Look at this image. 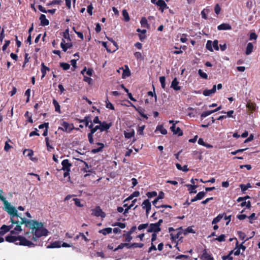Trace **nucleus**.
Listing matches in <instances>:
<instances>
[{"label": "nucleus", "instance_id": "338daca9", "mask_svg": "<svg viewBox=\"0 0 260 260\" xmlns=\"http://www.w3.org/2000/svg\"><path fill=\"white\" fill-rule=\"evenodd\" d=\"M148 226V223H143V224H140L138 227V229L139 230V231H141L142 230H143V229H146L147 227Z\"/></svg>", "mask_w": 260, "mask_h": 260}, {"label": "nucleus", "instance_id": "9b49d317", "mask_svg": "<svg viewBox=\"0 0 260 260\" xmlns=\"http://www.w3.org/2000/svg\"><path fill=\"white\" fill-rule=\"evenodd\" d=\"M62 170L63 171H71V167L72 164L69 162L68 159H64L61 162Z\"/></svg>", "mask_w": 260, "mask_h": 260}, {"label": "nucleus", "instance_id": "7c9ffc66", "mask_svg": "<svg viewBox=\"0 0 260 260\" xmlns=\"http://www.w3.org/2000/svg\"><path fill=\"white\" fill-rule=\"evenodd\" d=\"M225 215V213H223L222 214H219L217 217L214 218L212 221V224H215L218 222L220 221V220Z\"/></svg>", "mask_w": 260, "mask_h": 260}, {"label": "nucleus", "instance_id": "b1692460", "mask_svg": "<svg viewBox=\"0 0 260 260\" xmlns=\"http://www.w3.org/2000/svg\"><path fill=\"white\" fill-rule=\"evenodd\" d=\"M179 82L177 81L176 78H175L171 83V87L173 88L175 90H179L181 89V87L178 86Z\"/></svg>", "mask_w": 260, "mask_h": 260}, {"label": "nucleus", "instance_id": "c9c22d12", "mask_svg": "<svg viewBox=\"0 0 260 260\" xmlns=\"http://www.w3.org/2000/svg\"><path fill=\"white\" fill-rule=\"evenodd\" d=\"M124 247H126L127 248H130L129 244V243H121L117 247L113 249L114 251H116L119 249H121L123 248Z\"/></svg>", "mask_w": 260, "mask_h": 260}, {"label": "nucleus", "instance_id": "4be33fe9", "mask_svg": "<svg viewBox=\"0 0 260 260\" xmlns=\"http://www.w3.org/2000/svg\"><path fill=\"white\" fill-rule=\"evenodd\" d=\"M96 144L98 146H100V147L97 148L92 149L91 150V152L93 154H95L96 153L102 151L105 146L103 143L100 142H98L96 143Z\"/></svg>", "mask_w": 260, "mask_h": 260}, {"label": "nucleus", "instance_id": "bf43d9fd", "mask_svg": "<svg viewBox=\"0 0 260 260\" xmlns=\"http://www.w3.org/2000/svg\"><path fill=\"white\" fill-rule=\"evenodd\" d=\"M61 2L60 0H53L47 4V6H50L52 5H60Z\"/></svg>", "mask_w": 260, "mask_h": 260}, {"label": "nucleus", "instance_id": "2eb2a0df", "mask_svg": "<svg viewBox=\"0 0 260 260\" xmlns=\"http://www.w3.org/2000/svg\"><path fill=\"white\" fill-rule=\"evenodd\" d=\"M12 225H6L5 224L3 225L0 228V236H3L6 233L10 231V229H12Z\"/></svg>", "mask_w": 260, "mask_h": 260}, {"label": "nucleus", "instance_id": "72a5a7b5", "mask_svg": "<svg viewBox=\"0 0 260 260\" xmlns=\"http://www.w3.org/2000/svg\"><path fill=\"white\" fill-rule=\"evenodd\" d=\"M52 103L55 107V110L56 112L60 113V107L59 103L55 99H53L52 101Z\"/></svg>", "mask_w": 260, "mask_h": 260}, {"label": "nucleus", "instance_id": "4d7b16f0", "mask_svg": "<svg viewBox=\"0 0 260 260\" xmlns=\"http://www.w3.org/2000/svg\"><path fill=\"white\" fill-rule=\"evenodd\" d=\"M60 66L64 70H69L70 68V65L66 62H61L60 63Z\"/></svg>", "mask_w": 260, "mask_h": 260}, {"label": "nucleus", "instance_id": "774afa93", "mask_svg": "<svg viewBox=\"0 0 260 260\" xmlns=\"http://www.w3.org/2000/svg\"><path fill=\"white\" fill-rule=\"evenodd\" d=\"M221 10L220 7L218 4H217L214 7V11L216 14H219Z\"/></svg>", "mask_w": 260, "mask_h": 260}, {"label": "nucleus", "instance_id": "ddd939ff", "mask_svg": "<svg viewBox=\"0 0 260 260\" xmlns=\"http://www.w3.org/2000/svg\"><path fill=\"white\" fill-rule=\"evenodd\" d=\"M73 46L72 43H66L64 39H62L60 43V47L64 52H66L68 48H71Z\"/></svg>", "mask_w": 260, "mask_h": 260}, {"label": "nucleus", "instance_id": "5701e85b", "mask_svg": "<svg viewBox=\"0 0 260 260\" xmlns=\"http://www.w3.org/2000/svg\"><path fill=\"white\" fill-rule=\"evenodd\" d=\"M38 7L39 10L41 12L45 13H49L51 14H54L56 12L55 9H49V10H46L42 5H39Z\"/></svg>", "mask_w": 260, "mask_h": 260}, {"label": "nucleus", "instance_id": "13d9d810", "mask_svg": "<svg viewBox=\"0 0 260 260\" xmlns=\"http://www.w3.org/2000/svg\"><path fill=\"white\" fill-rule=\"evenodd\" d=\"M73 201L75 202V204L76 206L79 207H83V205L81 203L80 200L78 198L73 199Z\"/></svg>", "mask_w": 260, "mask_h": 260}, {"label": "nucleus", "instance_id": "f257e3e1", "mask_svg": "<svg viewBox=\"0 0 260 260\" xmlns=\"http://www.w3.org/2000/svg\"><path fill=\"white\" fill-rule=\"evenodd\" d=\"M20 224H25V226L31 229L34 235L32 239L37 241V238L48 235V230L43 227V224L35 220H27L25 218L20 217Z\"/></svg>", "mask_w": 260, "mask_h": 260}, {"label": "nucleus", "instance_id": "473e14b6", "mask_svg": "<svg viewBox=\"0 0 260 260\" xmlns=\"http://www.w3.org/2000/svg\"><path fill=\"white\" fill-rule=\"evenodd\" d=\"M112 229L111 228H107L99 231V233L104 235H106L112 233Z\"/></svg>", "mask_w": 260, "mask_h": 260}, {"label": "nucleus", "instance_id": "37998d69", "mask_svg": "<svg viewBox=\"0 0 260 260\" xmlns=\"http://www.w3.org/2000/svg\"><path fill=\"white\" fill-rule=\"evenodd\" d=\"M84 164L85 165V167H84L83 168L81 169V171H83V172H86V173H87V172H90V173H92V170H89V165L88 164L85 162V161H84Z\"/></svg>", "mask_w": 260, "mask_h": 260}, {"label": "nucleus", "instance_id": "5fc2aeb1", "mask_svg": "<svg viewBox=\"0 0 260 260\" xmlns=\"http://www.w3.org/2000/svg\"><path fill=\"white\" fill-rule=\"evenodd\" d=\"M165 81L166 78L165 76H161L159 77V81L160 82L161 87L163 89H165L166 87Z\"/></svg>", "mask_w": 260, "mask_h": 260}, {"label": "nucleus", "instance_id": "e2e57ef3", "mask_svg": "<svg viewBox=\"0 0 260 260\" xmlns=\"http://www.w3.org/2000/svg\"><path fill=\"white\" fill-rule=\"evenodd\" d=\"M24 116L26 118H27V121L28 122H30L31 123H33V120L31 118V116L29 115V113L28 112V111H26L24 114Z\"/></svg>", "mask_w": 260, "mask_h": 260}, {"label": "nucleus", "instance_id": "7ed1b4c3", "mask_svg": "<svg viewBox=\"0 0 260 260\" xmlns=\"http://www.w3.org/2000/svg\"><path fill=\"white\" fill-rule=\"evenodd\" d=\"M218 41L217 40L212 41L211 40H208L206 45V48L210 51L213 52V48L216 51L219 50L218 47Z\"/></svg>", "mask_w": 260, "mask_h": 260}, {"label": "nucleus", "instance_id": "f03ea898", "mask_svg": "<svg viewBox=\"0 0 260 260\" xmlns=\"http://www.w3.org/2000/svg\"><path fill=\"white\" fill-rule=\"evenodd\" d=\"M2 190H0V200L4 203L5 210L11 215V222L12 224L20 223V220H19L18 218H19L20 219L21 217L18 215L17 209L14 207L11 206L10 203L6 200V198L2 196Z\"/></svg>", "mask_w": 260, "mask_h": 260}, {"label": "nucleus", "instance_id": "49530a36", "mask_svg": "<svg viewBox=\"0 0 260 260\" xmlns=\"http://www.w3.org/2000/svg\"><path fill=\"white\" fill-rule=\"evenodd\" d=\"M62 36L64 39H67L68 41H71L70 37L69 28L66 29L65 31L64 32H63Z\"/></svg>", "mask_w": 260, "mask_h": 260}, {"label": "nucleus", "instance_id": "2f4dec72", "mask_svg": "<svg viewBox=\"0 0 260 260\" xmlns=\"http://www.w3.org/2000/svg\"><path fill=\"white\" fill-rule=\"evenodd\" d=\"M140 23H141L142 27H146L147 28H148L149 27V25L148 23L147 20L144 17H143L141 18V19L140 20Z\"/></svg>", "mask_w": 260, "mask_h": 260}, {"label": "nucleus", "instance_id": "e433bc0d", "mask_svg": "<svg viewBox=\"0 0 260 260\" xmlns=\"http://www.w3.org/2000/svg\"><path fill=\"white\" fill-rule=\"evenodd\" d=\"M249 238H246L245 240H244V241L242 242V243L239 245L238 244V242L237 241L236 243V248H238V249H239L240 250V249H242L243 251H244L246 247L245 246L243 245V244L247 241L249 239Z\"/></svg>", "mask_w": 260, "mask_h": 260}, {"label": "nucleus", "instance_id": "ea45409f", "mask_svg": "<svg viewBox=\"0 0 260 260\" xmlns=\"http://www.w3.org/2000/svg\"><path fill=\"white\" fill-rule=\"evenodd\" d=\"M45 142L47 146V149L48 151H51L52 149H54L53 147H52L49 143V139L48 137L45 138Z\"/></svg>", "mask_w": 260, "mask_h": 260}, {"label": "nucleus", "instance_id": "bb28decb", "mask_svg": "<svg viewBox=\"0 0 260 260\" xmlns=\"http://www.w3.org/2000/svg\"><path fill=\"white\" fill-rule=\"evenodd\" d=\"M246 107L251 112L255 111V110H256V104H255V103H252L250 101L248 102L247 103V104L246 105Z\"/></svg>", "mask_w": 260, "mask_h": 260}, {"label": "nucleus", "instance_id": "6e6d98bb", "mask_svg": "<svg viewBox=\"0 0 260 260\" xmlns=\"http://www.w3.org/2000/svg\"><path fill=\"white\" fill-rule=\"evenodd\" d=\"M198 73L202 78L205 79H207L208 78V75L206 73H204L201 69H200L198 71Z\"/></svg>", "mask_w": 260, "mask_h": 260}, {"label": "nucleus", "instance_id": "4c0bfd02", "mask_svg": "<svg viewBox=\"0 0 260 260\" xmlns=\"http://www.w3.org/2000/svg\"><path fill=\"white\" fill-rule=\"evenodd\" d=\"M124 137L126 139H130L132 137H134L135 135V131L134 129H132L129 132H124Z\"/></svg>", "mask_w": 260, "mask_h": 260}, {"label": "nucleus", "instance_id": "412c9836", "mask_svg": "<svg viewBox=\"0 0 260 260\" xmlns=\"http://www.w3.org/2000/svg\"><path fill=\"white\" fill-rule=\"evenodd\" d=\"M50 71V68L46 67L45 65V63L44 62H42L41 68V72L42 73V76H41L42 79L45 77V76L46 75L47 71Z\"/></svg>", "mask_w": 260, "mask_h": 260}, {"label": "nucleus", "instance_id": "0eeeda50", "mask_svg": "<svg viewBox=\"0 0 260 260\" xmlns=\"http://www.w3.org/2000/svg\"><path fill=\"white\" fill-rule=\"evenodd\" d=\"M100 129V125H96L95 126L93 127V128H91L90 130V132L87 135L88 139L89 142L90 144H92L94 143V140H93V134L96 132L98 129Z\"/></svg>", "mask_w": 260, "mask_h": 260}, {"label": "nucleus", "instance_id": "c03bdc74", "mask_svg": "<svg viewBox=\"0 0 260 260\" xmlns=\"http://www.w3.org/2000/svg\"><path fill=\"white\" fill-rule=\"evenodd\" d=\"M122 15L124 17V20L126 22H128L130 20V18L129 17L128 13H127L126 10H123L122 12Z\"/></svg>", "mask_w": 260, "mask_h": 260}, {"label": "nucleus", "instance_id": "a211bd4d", "mask_svg": "<svg viewBox=\"0 0 260 260\" xmlns=\"http://www.w3.org/2000/svg\"><path fill=\"white\" fill-rule=\"evenodd\" d=\"M128 103L131 104V105L132 106H133V107H134L136 111H138V112L139 113V114L143 117H144V118L147 119H148V116H147L146 114H145L144 113V111H145V110L143 108H136V107L129 101H128Z\"/></svg>", "mask_w": 260, "mask_h": 260}, {"label": "nucleus", "instance_id": "6e6552de", "mask_svg": "<svg viewBox=\"0 0 260 260\" xmlns=\"http://www.w3.org/2000/svg\"><path fill=\"white\" fill-rule=\"evenodd\" d=\"M161 231L160 228L156 223H151L149 225L148 229H147V232L148 233H156Z\"/></svg>", "mask_w": 260, "mask_h": 260}, {"label": "nucleus", "instance_id": "79ce46f5", "mask_svg": "<svg viewBox=\"0 0 260 260\" xmlns=\"http://www.w3.org/2000/svg\"><path fill=\"white\" fill-rule=\"evenodd\" d=\"M191 154L193 157H196V158H198L200 160H201L202 159V156L201 155V153L198 151H192Z\"/></svg>", "mask_w": 260, "mask_h": 260}, {"label": "nucleus", "instance_id": "8fccbe9b", "mask_svg": "<svg viewBox=\"0 0 260 260\" xmlns=\"http://www.w3.org/2000/svg\"><path fill=\"white\" fill-rule=\"evenodd\" d=\"M206 195V192L202 191L199 192L196 196V198L198 200H202Z\"/></svg>", "mask_w": 260, "mask_h": 260}, {"label": "nucleus", "instance_id": "a878e982", "mask_svg": "<svg viewBox=\"0 0 260 260\" xmlns=\"http://www.w3.org/2000/svg\"><path fill=\"white\" fill-rule=\"evenodd\" d=\"M185 185L188 188V191L190 194L197 193L196 189L198 187L197 185L192 184H186Z\"/></svg>", "mask_w": 260, "mask_h": 260}, {"label": "nucleus", "instance_id": "0e129e2a", "mask_svg": "<svg viewBox=\"0 0 260 260\" xmlns=\"http://www.w3.org/2000/svg\"><path fill=\"white\" fill-rule=\"evenodd\" d=\"M225 236L223 234H222V235H220L219 236H218V237L216 238L215 239V240H217L219 242H223L225 240Z\"/></svg>", "mask_w": 260, "mask_h": 260}, {"label": "nucleus", "instance_id": "69168bd1", "mask_svg": "<svg viewBox=\"0 0 260 260\" xmlns=\"http://www.w3.org/2000/svg\"><path fill=\"white\" fill-rule=\"evenodd\" d=\"M25 95L27 96V99L26 101V103H28L30 100L29 98H30V89L28 88L26 90V91L25 92Z\"/></svg>", "mask_w": 260, "mask_h": 260}, {"label": "nucleus", "instance_id": "aec40b11", "mask_svg": "<svg viewBox=\"0 0 260 260\" xmlns=\"http://www.w3.org/2000/svg\"><path fill=\"white\" fill-rule=\"evenodd\" d=\"M39 19L42 26H47L49 24V21L46 18V16L44 14H41L40 16Z\"/></svg>", "mask_w": 260, "mask_h": 260}, {"label": "nucleus", "instance_id": "3c124183", "mask_svg": "<svg viewBox=\"0 0 260 260\" xmlns=\"http://www.w3.org/2000/svg\"><path fill=\"white\" fill-rule=\"evenodd\" d=\"M237 234L239 239L242 240H244L246 238V235L245 233L242 231H238Z\"/></svg>", "mask_w": 260, "mask_h": 260}, {"label": "nucleus", "instance_id": "f8f14e48", "mask_svg": "<svg viewBox=\"0 0 260 260\" xmlns=\"http://www.w3.org/2000/svg\"><path fill=\"white\" fill-rule=\"evenodd\" d=\"M156 5L159 7V10L163 12L164 10L168 9L169 7L164 0H158L156 3Z\"/></svg>", "mask_w": 260, "mask_h": 260}, {"label": "nucleus", "instance_id": "6ab92c4d", "mask_svg": "<svg viewBox=\"0 0 260 260\" xmlns=\"http://www.w3.org/2000/svg\"><path fill=\"white\" fill-rule=\"evenodd\" d=\"M216 91V86L214 85L211 89H205L203 91V94L204 95L207 96H209L211 94L214 93Z\"/></svg>", "mask_w": 260, "mask_h": 260}, {"label": "nucleus", "instance_id": "c85d7f7f", "mask_svg": "<svg viewBox=\"0 0 260 260\" xmlns=\"http://www.w3.org/2000/svg\"><path fill=\"white\" fill-rule=\"evenodd\" d=\"M18 236L8 235L6 237V240L9 242H16L18 241Z\"/></svg>", "mask_w": 260, "mask_h": 260}, {"label": "nucleus", "instance_id": "603ef678", "mask_svg": "<svg viewBox=\"0 0 260 260\" xmlns=\"http://www.w3.org/2000/svg\"><path fill=\"white\" fill-rule=\"evenodd\" d=\"M157 192L155 191L147 192L146 193V196L148 198H152L153 197L157 196Z\"/></svg>", "mask_w": 260, "mask_h": 260}, {"label": "nucleus", "instance_id": "680f3d73", "mask_svg": "<svg viewBox=\"0 0 260 260\" xmlns=\"http://www.w3.org/2000/svg\"><path fill=\"white\" fill-rule=\"evenodd\" d=\"M132 234H129L127 232V233L125 235L124 234L123 236L125 237V241L127 242H129L133 239L132 236H131Z\"/></svg>", "mask_w": 260, "mask_h": 260}, {"label": "nucleus", "instance_id": "864d4df0", "mask_svg": "<svg viewBox=\"0 0 260 260\" xmlns=\"http://www.w3.org/2000/svg\"><path fill=\"white\" fill-rule=\"evenodd\" d=\"M106 107L107 108H108V109H110L111 110H114V106L113 105V104L110 103L108 98L107 99V100L106 101Z\"/></svg>", "mask_w": 260, "mask_h": 260}, {"label": "nucleus", "instance_id": "dca6fc26", "mask_svg": "<svg viewBox=\"0 0 260 260\" xmlns=\"http://www.w3.org/2000/svg\"><path fill=\"white\" fill-rule=\"evenodd\" d=\"M200 258L201 260H214L213 257L207 252L206 249L203 250Z\"/></svg>", "mask_w": 260, "mask_h": 260}, {"label": "nucleus", "instance_id": "1a4fd4ad", "mask_svg": "<svg viewBox=\"0 0 260 260\" xmlns=\"http://www.w3.org/2000/svg\"><path fill=\"white\" fill-rule=\"evenodd\" d=\"M178 121H176L175 123H173V124L170 127V129L174 134L177 135L178 136H181L183 134V131L180 128V127H176L175 125L176 124L178 123Z\"/></svg>", "mask_w": 260, "mask_h": 260}, {"label": "nucleus", "instance_id": "39448f33", "mask_svg": "<svg viewBox=\"0 0 260 260\" xmlns=\"http://www.w3.org/2000/svg\"><path fill=\"white\" fill-rule=\"evenodd\" d=\"M60 124L62 126V127H59L58 129H61L62 131L66 132H71L73 129H75L76 130H79V128H75L74 127L73 124H72V127H70V124L68 122L62 121Z\"/></svg>", "mask_w": 260, "mask_h": 260}, {"label": "nucleus", "instance_id": "423d86ee", "mask_svg": "<svg viewBox=\"0 0 260 260\" xmlns=\"http://www.w3.org/2000/svg\"><path fill=\"white\" fill-rule=\"evenodd\" d=\"M18 241H19V244L23 246H27L31 247L34 246V244L31 241L26 239L25 237L21 236H18Z\"/></svg>", "mask_w": 260, "mask_h": 260}, {"label": "nucleus", "instance_id": "58836bf2", "mask_svg": "<svg viewBox=\"0 0 260 260\" xmlns=\"http://www.w3.org/2000/svg\"><path fill=\"white\" fill-rule=\"evenodd\" d=\"M130 248H142L144 246V244L142 243H133L129 244Z\"/></svg>", "mask_w": 260, "mask_h": 260}, {"label": "nucleus", "instance_id": "393cba45", "mask_svg": "<svg viewBox=\"0 0 260 260\" xmlns=\"http://www.w3.org/2000/svg\"><path fill=\"white\" fill-rule=\"evenodd\" d=\"M218 30H231L232 26L228 23H222L217 26Z\"/></svg>", "mask_w": 260, "mask_h": 260}, {"label": "nucleus", "instance_id": "de8ad7c7", "mask_svg": "<svg viewBox=\"0 0 260 260\" xmlns=\"http://www.w3.org/2000/svg\"><path fill=\"white\" fill-rule=\"evenodd\" d=\"M84 72H86V74L89 76H91L93 73V70L92 69L89 68L87 70H86V68H85L82 71L81 73L82 74H84Z\"/></svg>", "mask_w": 260, "mask_h": 260}, {"label": "nucleus", "instance_id": "09e8293b", "mask_svg": "<svg viewBox=\"0 0 260 260\" xmlns=\"http://www.w3.org/2000/svg\"><path fill=\"white\" fill-rule=\"evenodd\" d=\"M213 113H214V111H212V110L205 111L201 114V117L203 119L205 117L210 115V114H211Z\"/></svg>", "mask_w": 260, "mask_h": 260}, {"label": "nucleus", "instance_id": "20e7f679", "mask_svg": "<svg viewBox=\"0 0 260 260\" xmlns=\"http://www.w3.org/2000/svg\"><path fill=\"white\" fill-rule=\"evenodd\" d=\"M91 215L96 217H101L102 218H104L106 217V213L103 212L99 206H96L94 209L91 210Z\"/></svg>", "mask_w": 260, "mask_h": 260}, {"label": "nucleus", "instance_id": "a19ab883", "mask_svg": "<svg viewBox=\"0 0 260 260\" xmlns=\"http://www.w3.org/2000/svg\"><path fill=\"white\" fill-rule=\"evenodd\" d=\"M234 250H231L227 255H224L222 257L223 260H233V257L232 256V254L233 253Z\"/></svg>", "mask_w": 260, "mask_h": 260}, {"label": "nucleus", "instance_id": "f704fd0d", "mask_svg": "<svg viewBox=\"0 0 260 260\" xmlns=\"http://www.w3.org/2000/svg\"><path fill=\"white\" fill-rule=\"evenodd\" d=\"M156 131H159L162 135H166L167 131L165 128L162 125H158L156 127Z\"/></svg>", "mask_w": 260, "mask_h": 260}, {"label": "nucleus", "instance_id": "9d476101", "mask_svg": "<svg viewBox=\"0 0 260 260\" xmlns=\"http://www.w3.org/2000/svg\"><path fill=\"white\" fill-rule=\"evenodd\" d=\"M142 207L143 209L145 210L146 214L148 215L151 208V205L149 200L148 199L145 200L142 204Z\"/></svg>", "mask_w": 260, "mask_h": 260}, {"label": "nucleus", "instance_id": "4468645a", "mask_svg": "<svg viewBox=\"0 0 260 260\" xmlns=\"http://www.w3.org/2000/svg\"><path fill=\"white\" fill-rule=\"evenodd\" d=\"M181 230H182L181 227L177 229L175 232L171 233V238L172 240H175L179 238L180 236L182 234V232L180 231Z\"/></svg>", "mask_w": 260, "mask_h": 260}, {"label": "nucleus", "instance_id": "a18cd8bd", "mask_svg": "<svg viewBox=\"0 0 260 260\" xmlns=\"http://www.w3.org/2000/svg\"><path fill=\"white\" fill-rule=\"evenodd\" d=\"M240 206L242 207L246 206V207L248 209H250V208L251 207V202L249 201H248L247 202H246V201H243L241 203Z\"/></svg>", "mask_w": 260, "mask_h": 260}, {"label": "nucleus", "instance_id": "c756f323", "mask_svg": "<svg viewBox=\"0 0 260 260\" xmlns=\"http://www.w3.org/2000/svg\"><path fill=\"white\" fill-rule=\"evenodd\" d=\"M253 45L252 43H248L246 48L245 54L246 55L250 54L253 51Z\"/></svg>", "mask_w": 260, "mask_h": 260}, {"label": "nucleus", "instance_id": "052dcab7", "mask_svg": "<svg viewBox=\"0 0 260 260\" xmlns=\"http://www.w3.org/2000/svg\"><path fill=\"white\" fill-rule=\"evenodd\" d=\"M195 231L193 229H192L191 226H188L187 228L184 231V234L185 235L187 234L188 233H195Z\"/></svg>", "mask_w": 260, "mask_h": 260}, {"label": "nucleus", "instance_id": "cd10ccee", "mask_svg": "<svg viewBox=\"0 0 260 260\" xmlns=\"http://www.w3.org/2000/svg\"><path fill=\"white\" fill-rule=\"evenodd\" d=\"M136 201H137V199L134 200L132 201V204L129 206H128L127 204H124L123 205L124 207H126L124 209V215H125L126 213H127L128 212L129 210L131 209L133 207V206L134 205V204L136 202Z\"/></svg>", "mask_w": 260, "mask_h": 260}, {"label": "nucleus", "instance_id": "f3484780", "mask_svg": "<svg viewBox=\"0 0 260 260\" xmlns=\"http://www.w3.org/2000/svg\"><path fill=\"white\" fill-rule=\"evenodd\" d=\"M100 127V131L103 132L107 131L111 126V123H107L106 121L101 122L99 125Z\"/></svg>", "mask_w": 260, "mask_h": 260}]
</instances>
